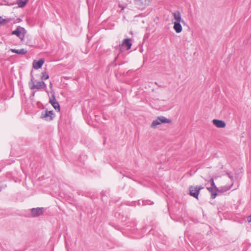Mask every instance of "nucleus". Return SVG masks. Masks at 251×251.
I'll use <instances>...</instances> for the list:
<instances>
[{"instance_id":"f257e3e1","label":"nucleus","mask_w":251,"mask_h":251,"mask_svg":"<svg viewBox=\"0 0 251 251\" xmlns=\"http://www.w3.org/2000/svg\"><path fill=\"white\" fill-rule=\"evenodd\" d=\"M26 31L25 28L21 26H18L15 30L11 32V35H15L17 36L19 39L23 41L25 38V35Z\"/></svg>"},{"instance_id":"f03ea898","label":"nucleus","mask_w":251,"mask_h":251,"mask_svg":"<svg viewBox=\"0 0 251 251\" xmlns=\"http://www.w3.org/2000/svg\"><path fill=\"white\" fill-rule=\"evenodd\" d=\"M171 122L172 121L171 120L164 116H159L152 121L151 127L155 128L157 126L160 125L161 123H171Z\"/></svg>"},{"instance_id":"7ed1b4c3","label":"nucleus","mask_w":251,"mask_h":251,"mask_svg":"<svg viewBox=\"0 0 251 251\" xmlns=\"http://www.w3.org/2000/svg\"><path fill=\"white\" fill-rule=\"evenodd\" d=\"M136 7L140 10H143L148 6L151 0H134Z\"/></svg>"},{"instance_id":"20e7f679","label":"nucleus","mask_w":251,"mask_h":251,"mask_svg":"<svg viewBox=\"0 0 251 251\" xmlns=\"http://www.w3.org/2000/svg\"><path fill=\"white\" fill-rule=\"evenodd\" d=\"M54 117V113L52 110L48 111L46 109L45 111H42L41 113V118L47 121H50L53 120Z\"/></svg>"},{"instance_id":"39448f33","label":"nucleus","mask_w":251,"mask_h":251,"mask_svg":"<svg viewBox=\"0 0 251 251\" xmlns=\"http://www.w3.org/2000/svg\"><path fill=\"white\" fill-rule=\"evenodd\" d=\"M30 211L32 217H37L43 214L44 208L43 207L33 208L30 209Z\"/></svg>"},{"instance_id":"423d86ee","label":"nucleus","mask_w":251,"mask_h":251,"mask_svg":"<svg viewBox=\"0 0 251 251\" xmlns=\"http://www.w3.org/2000/svg\"><path fill=\"white\" fill-rule=\"evenodd\" d=\"M35 89H45V91L46 92H48L47 89L46 88V83L43 81H39L36 84H32L30 86V89L33 90Z\"/></svg>"},{"instance_id":"0eeeda50","label":"nucleus","mask_w":251,"mask_h":251,"mask_svg":"<svg viewBox=\"0 0 251 251\" xmlns=\"http://www.w3.org/2000/svg\"><path fill=\"white\" fill-rule=\"evenodd\" d=\"M190 195L198 199L200 192L197 186H190L189 187Z\"/></svg>"},{"instance_id":"6e6552de","label":"nucleus","mask_w":251,"mask_h":251,"mask_svg":"<svg viewBox=\"0 0 251 251\" xmlns=\"http://www.w3.org/2000/svg\"><path fill=\"white\" fill-rule=\"evenodd\" d=\"M50 103H51L53 107L57 111H59L60 108L59 103L56 101L54 96H52L51 99H50Z\"/></svg>"},{"instance_id":"1a4fd4ad","label":"nucleus","mask_w":251,"mask_h":251,"mask_svg":"<svg viewBox=\"0 0 251 251\" xmlns=\"http://www.w3.org/2000/svg\"><path fill=\"white\" fill-rule=\"evenodd\" d=\"M212 123L216 127L219 128H224L226 126L225 121L221 120L213 119Z\"/></svg>"},{"instance_id":"9d476101","label":"nucleus","mask_w":251,"mask_h":251,"mask_svg":"<svg viewBox=\"0 0 251 251\" xmlns=\"http://www.w3.org/2000/svg\"><path fill=\"white\" fill-rule=\"evenodd\" d=\"M174 19L175 20L174 22H182L184 23V22L182 20L180 12L177 10L173 13Z\"/></svg>"},{"instance_id":"9b49d317","label":"nucleus","mask_w":251,"mask_h":251,"mask_svg":"<svg viewBox=\"0 0 251 251\" xmlns=\"http://www.w3.org/2000/svg\"><path fill=\"white\" fill-rule=\"evenodd\" d=\"M44 63V60L43 59H40V60H34L33 62V67L35 69H38L42 67Z\"/></svg>"},{"instance_id":"f8f14e48","label":"nucleus","mask_w":251,"mask_h":251,"mask_svg":"<svg viewBox=\"0 0 251 251\" xmlns=\"http://www.w3.org/2000/svg\"><path fill=\"white\" fill-rule=\"evenodd\" d=\"M122 46L126 47V50L130 49L132 46V43L130 42V39L129 38H126L124 39L122 42Z\"/></svg>"},{"instance_id":"ddd939ff","label":"nucleus","mask_w":251,"mask_h":251,"mask_svg":"<svg viewBox=\"0 0 251 251\" xmlns=\"http://www.w3.org/2000/svg\"><path fill=\"white\" fill-rule=\"evenodd\" d=\"M174 29L177 33H180L182 30V27L180 25V22H174Z\"/></svg>"},{"instance_id":"4468645a","label":"nucleus","mask_w":251,"mask_h":251,"mask_svg":"<svg viewBox=\"0 0 251 251\" xmlns=\"http://www.w3.org/2000/svg\"><path fill=\"white\" fill-rule=\"evenodd\" d=\"M232 186H233V183L231 184L229 186L226 185V186H223L220 188H218V192L219 193L226 192L228 190H230Z\"/></svg>"},{"instance_id":"2eb2a0df","label":"nucleus","mask_w":251,"mask_h":251,"mask_svg":"<svg viewBox=\"0 0 251 251\" xmlns=\"http://www.w3.org/2000/svg\"><path fill=\"white\" fill-rule=\"evenodd\" d=\"M207 189L211 193V198L212 199H215L217 196L218 191H216L214 188L212 187H207Z\"/></svg>"},{"instance_id":"dca6fc26","label":"nucleus","mask_w":251,"mask_h":251,"mask_svg":"<svg viewBox=\"0 0 251 251\" xmlns=\"http://www.w3.org/2000/svg\"><path fill=\"white\" fill-rule=\"evenodd\" d=\"M10 50L11 52L18 54L24 55V54H25L27 52V50H25L24 49H22L20 50H17L15 49H11Z\"/></svg>"},{"instance_id":"f3484780","label":"nucleus","mask_w":251,"mask_h":251,"mask_svg":"<svg viewBox=\"0 0 251 251\" xmlns=\"http://www.w3.org/2000/svg\"><path fill=\"white\" fill-rule=\"evenodd\" d=\"M28 0H19L17 2L19 7H24L28 2Z\"/></svg>"},{"instance_id":"a211bd4d","label":"nucleus","mask_w":251,"mask_h":251,"mask_svg":"<svg viewBox=\"0 0 251 251\" xmlns=\"http://www.w3.org/2000/svg\"><path fill=\"white\" fill-rule=\"evenodd\" d=\"M209 181L211 183V187L213 188L216 191H218V188L216 186V185L215 184L214 180V177L213 176L210 178V179Z\"/></svg>"},{"instance_id":"6ab92c4d","label":"nucleus","mask_w":251,"mask_h":251,"mask_svg":"<svg viewBox=\"0 0 251 251\" xmlns=\"http://www.w3.org/2000/svg\"><path fill=\"white\" fill-rule=\"evenodd\" d=\"M49 78V75L46 72H43L42 73V76L41 77V79L43 80H45L48 79Z\"/></svg>"},{"instance_id":"aec40b11","label":"nucleus","mask_w":251,"mask_h":251,"mask_svg":"<svg viewBox=\"0 0 251 251\" xmlns=\"http://www.w3.org/2000/svg\"><path fill=\"white\" fill-rule=\"evenodd\" d=\"M142 205L144 206L146 205H152L153 204V202L150 200H143L141 201Z\"/></svg>"},{"instance_id":"412c9836","label":"nucleus","mask_w":251,"mask_h":251,"mask_svg":"<svg viewBox=\"0 0 251 251\" xmlns=\"http://www.w3.org/2000/svg\"><path fill=\"white\" fill-rule=\"evenodd\" d=\"M10 22V20L8 19H3L1 17H0V25L8 23Z\"/></svg>"},{"instance_id":"4be33fe9","label":"nucleus","mask_w":251,"mask_h":251,"mask_svg":"<svg viewBox=\"0 0 251 251\" xmlns=\"http://www.w3.org/2000/svg\"><path fill=\"white\" fill-rule=\"evenodd\" d=\"M35 81H35L34 78L33 77V76H32L30 81L29 82V86L30 87L31 85H32V84H35Z\"/></svg>"},{"instance_id":"5701e85b","label":"nucleus","mask_w":251,"mask_h":251,"mask_svg":"<svg viewBox=\"0 0 251 251\" xmlns=\"http://www.w3.org/2000/svg\"><path fill=\"white\" fill-rule=\"evenodd\" d=\"M226 175L230 178L231 180H233V176L231 175L230 173L227 172Z\"/></svg>"},{"instance_id":"b1692460","label":"nucleus","mask_w":251,"mask_h":251,"mask_svg":"<svg viewBox=\"0 0 251 251\" xmlns=\"http://www.w3.org/2000/svg\"><path fill=\"white\" fill-rule=\"evenodd\" d=\"M118 57V56H117L115 58L114 61H113V62L111 63V65H113V66H116V65H117V64L115 63V61H116V60L117 59Z\"/></svg>"},{"instance_id":"393cba45","label":"nucleus","mask_w":251,"mask_h":251,"mask_svg":"<svg viewBox=\"0 0 251 251\" xmlns=\"http://www.w3.org/2000/svg\"><path fill=\"white\" fill-rule=\"evenodd\" d=\"M197 186L198 189H199V192L201 190L204 188V187L201 186Z\"/></svg>"},{"instance_id":"a878e982","label":"nucleus","mask_w":251,"mask_h":251,"mask_svg":"<svg viewBox=\"0 0 251 251\" xmlns=\"http://www.w3.org/2000/svg\"><path fill=\"white\" fill-rule=\"evenodd\" d=\"M247 221L249 223L251 222V215L247 217Z\"/></svg>"},{"instance_id":"bb28decb","label":"nucleus","mask_w":251,"mask_h":251,"mask_svg":"<svg viewBox=\"0 0 251 251\" xmlns=\"http://www.w3.org/2000/svg\"><path fill=\"white\" fill-rule=\"evenodd\" d=\"M142 201H138V204L139 205H142V202H141Z\"/></svg>"},{"instance_id":"cd10ccee","label":"nucleus","mask_w":251,"mask_h":251,"mask_svg":"<svg viewBox=\"0 0 251 251\" xmlns=\"http://www.w3.org/2000/svg\"><path fill=\"white\" fill-rule=\"evenodd\" d=\"M35 92H33L31 94V96L34 97L35 95Z\"/></svg>"},{"instance_id":"c85d7f7f","label":"nucleus","mask_w":251,"mask_h":251,"mask_svg":"<svg viewBox=\"0 0 251 251\" xmlns=\"http://www.w3.org/2000/svg\"><path fill=\"white\" fill-rule=\"evenodd\" d=\"M17 20L19 22H21L22 20L21 19H17Z\"/></svg>"},{"instance_id":"c756f323","label":"nucleus","mask_w":251,"mask_h":251,"mask_svg":"<svg viewBox=\"0 0 251 251\" xmlns=\"http://www.w3.org/2000/svg\"><path fill=\"white\" fill-rule=\"evenodd\" d=\"M50 87H51V86H52V83H51V82H50Z\"/></svg>"}]
</instances>
